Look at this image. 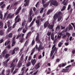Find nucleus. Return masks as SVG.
Returning <instances> with one entry per match:
<instances>
[{"instance_id":"nucleus-2","label":"nucleus","mask_w":75,"mask_h":75,"mask_svg":"<svg viewBox=\"0 0 75 75\" xmlns=\"http://www.w3.org/2000/svg\"><path fill=\"white\" fill-rule=\"evenodd\" d=\"M50 6H51L52 5H53V6H58V2L57 1H56L54 0H50L49 2H48L46 4L43 5V7H47L49 4H50Z\"/></svg>"},{"instance_id":"nucleus-61","label":"nucleus","mask_w":75,"mask_h":75,"mask_svg":"<svg viewBox=\"0 0 75 75\" xmlns=\"http://www.w3.org/2000/svg\"><path fill=\"white\" fill-rule=\"evenodd\" d=\"M44 10V8H42L41 10L40 11V13H42L43 12V10Z\"/></svg>"},{"instance_id":"nucleus-26","label":"nucleus","mask_w":75,"mask_h":75,"mask_svg":"<svg viewBox=\"0 0 75 75\" xmlns=\"http://www.w3.org/2000/svg\"><path fill=\"white\" fill-rule=\"evenodd\" d=\"M32 20L33 18H32V17L31 16H30L29 17L28 19V21L29 22V23H30V22H31V21H32Z\"/></svg>"},{"instance_id":"nucleus-50","label":"nucleus","mask_w":75,"mask_h":75,"mask_svg":"<svg viewBox=\"0 0 75 75\" xmlns=\"http://www.w3.org/2000/svg\"><path fill=\"white\" fill-rule=\"evenodd\" d=\"M67 37V35H65V34L64 33L63 34V36H62L63 38H64L65 37Z\"/></svg>"},{"instance_id":"nucleus-62","label":"nucleus","mask_w":75,"mask_h":75,"mask_svg":"<svg viewBox=\"0 0 75 75\" xmlns=\"http://www.w3.org/2000/svg\"><path fill=\"white\" fill-rule=\"evenodd\" d=\"M3 41H4V40L3 39H1L0 40V43H2L3 42Z\"/></svg>"},{"instance_id":"nucleus-5","label":"nucleus","mask_w":75,"mask_h":75,"mask_svg":"<svg viewBox=\"0 0 75 75\" xmlns=\"http://www.w3.org/2000/svg\"><path fill=\"white\" fill-rule=\"evenodd\" d=\"M57 50H58V48L56 47H55L54 48V50H52L50 53V57H52V56L55 51H56L55 52L54 54H57Z\"/></svg>"},{"instance_id":"nucleus-48","label":"nucleus","mask_w":75,"mask_h":75,"mask_svg":"<svg viewBox=\"0 0 75 75\" xmlns=\"http://www.w3.org/2000/svg\"><path fill=\"white\" fill-rule=\"evenodd\" d=\"M11 28L10 27L9 28H8V29L7 30V31L8 32H10V31H11Z\"/></svg>"},{"instance_id":"nucleus-45","label":"nucleus","mask_w":75,"mask_h":75,"mask_svg":"<svg viewBox=\"0 0 75 75\" xmlns=\"http://www.w3.org/2000/svg\"><path fill=\"white\" fill-rule=\"evenodd\" d=\"M61 18H62L61 16H60L58 18V21H60L61 20Z\"/></svg>"},{"instance_id":"nucleus-15","label":"nucleus","mask_w":75,"mask_h":75,"mask_svg":"<svg viewBox=\"0 0 75 75\" xmlns=\"http://www.w3.org/2000/svg\"><path fill=\"white\" fill-rule=\"evenodd\" d=\"M21 10V6H20V7L17 9L15 13L16 15H17L18 13L20 12V10Z\"/></svg>"},{"instance_id":"nucleus-39","label":"nucleus","mask_w":75,"mask_h":75,"mask_svg":"<svg viewBox=\"0 0 75 75\" xmlns=\"http://www.w3.org/2000/svg\"><path fill=\"white\" fill-rule=\"evenodd\" d=\"M65 8H66V6H64L63 7L62 9H61L62 11H64V10H65Z\"/></svg>"},{"instance_id":"nucleus-38","label":"nucleus","mask_w":75,"mask_h":75,"mask_svg":"<svg viewBox=\"0 0 75 75\" xmlns=\"http://www.w3.org/2000/svg\"><path fill=\"white\" fill-rule=\"evenodd\" d=\"M66 35H67L68 37H69L70 35V33L68 32H67L66 33Z\"/></svg>"},{"instance_id":"nucleus-59","label":"nucleus","mask_w":75,"mask_h":75,"mask_svg":"<svg viewBox=\"0 0 75 75\" xmlns=\"http://www.w3.org/2000/svg\"><path fill=\"white\" fill-rule=\"evenodd\" d=\"M59 61H60V59H57L56 62H59Z\"/></svg>"},{"instance_id":"nucleus-29","label":"nucleus","mask_w":75,"mask_h":75,"mask_svg":"<svg viewBox=\"0 0 75 75\" xmlns=\"http://www.w3.org/2000/svg\"><path fill=\"white\" fill-rule=\"evenodd\" d=\"M62 44H63V42H60L58 44V47H61Z\"/></svg>"},{"instance_id":"nucleus-37","label":"nucleus","mask_w":75,"mask_h":75,"mask_svg":"<svg viewBox=\"0 0 75 75\" xmlns=\"http://www.w3.org/2000/svg\"><path fill=\"white\" fill-rule=\"evenodd\" d=\"M51 36L52 40H54V35H51Z\"/></svg>"},{"instance_id":"nucleus-64","label":"nucleus","mask_w":75,"mask_h":75,"mask_svg":"<svg viewBox=\"0 0 75 75\" xmlns=\"http://www.w3.org/2000/svg\"><path fill=\"white\" fill-rule=\"evenodd\" d=\"M45 0H42V4H44V3H45Z\"/></svg>"},{"instance_id":"nucleus-36","label":"nucleus","mask_w":75,"mask_h":75,"mask_svg":"<svg viewBox=\"0 0 75 75\" xmlns=\"http://www.w3.org/2000/svg\"><path fill=\"white\" fill-rule=\"evenodd\" d=\"M40 6V2H38L37 4H36L35 6L36 7H39Z\"/></svg>"},{"instance_id":"nucleus-60","label":"nucleus","mask_w":75,"mask_h":75,"mask_svg":"<svg viewBox=\"0 0 75 75\" xmlns=\"http://www.w3.org/2000/svg\"><path fill=\"white\" fill-rule=\"evenodd\" d=\"M28 58V56H26L25 57V62H26V61L27 60V59Z\"/></svg>"},{"instance_id":"nucleus-23","label":"nucleus","mask_w":75,"mask_h":75,"mask_svg":"<svg viewBox=\"0 0 75 75\" xmlns=\"http://www.w3.org/2000/svg\"><path fill=\"white\" fill-rule=\"evenodd\" d=\"M31 34V32H29L27 34L26 36V38H28V36H30V35Z\"/></svg>"},{"instance_id":"nucleus-30","label":"nucleus","mask_w":75,"mask_h":75,"mask_svg":"<svg viewBox=\"0 0 75 75\" xmlns=\"http://www.w3.org/2000/svg\"><path fill=\"white\" fill-rule=\"evenodd\" d=\"M9 57H10V54H6L5 55V58L7 59V58H8Z\"/></svg>"},{"instance_id":"nucleus-57","label":"nucleus","mask_w":75,"mask_h":75,"mask_svg":"<svg viewBox=\"0 0 75 75\" xmlns=\"http://www.w3.org/2000/svg\"><path fill=\"white\" fill-rule=\"evenodd\" d=\"M3 31H0V35H3Z\"/></svg>"},{"instance_id":"nucleus-42","label":"nucleus","mask_w":75,"mask_h":75,"mask_svg":"<svg viewBox=\"0 0 75 75\" xmlns=\"http://www.w3.org/2000/svg\"><path fill=\"white\" fill-rule=\"evenodd\" d=\"M35 44V40H34L33 39L32 42V45H33L34 44Z\"/></svg>"},{"instance_id":"nucleus-33","label":"nucleus","mask_w":75,"mask_h":75,"mask_svg":"<svg viewBox=\"0 0 75 75\" xmlns=\"http://www.w3.org/2000/svg\"><path fill=\"white\" fill-rule=\"evenodd\" d=\"M28 41L27 40L25 43L24 46L25 47H27L28 45Z\"/></svg>"},{"instance_id":"nucleus-35","label":"nucleus","mask_w":75,"mask_h":75,"mask_svg":"<svg viewBox=\"0 0 75 75\" xmlns=\"http://www.w3.org/2000/svg\"><path fill=\"white\" fill-rule=\"evenodd\" d=\"M69 30H70L72 29V26L71 25H69Z\"/></svg>"},{"instance_id":"nucleus-18","label":"nucleus","mask_w":75,"mask_h":75,"mask_svg":"<svg viewBox=\"0 0 75 75\" xmlns=\"http://www.w3.org/2000/svg\"><path fill=\"white\" fill-rule=\"evenodd\" d=\"M36 62H37V61L35 59H32L31 61V62L33 65H34L36 63Z\"/></svg>"},{"instance_id":"nucleus-44","label":"nucleus","mask_w":75,"mask_h":75,"mask_svg":"<svg viewBox=\"0 0 75 75\" xmlns=\"http://www.w3.org/2000/svg\"><path fill=\"white\" fill-rule=\"evenodd\" d=\"M4 72H5V70L4 69L2 71V75H5V74H4Z\"/></svg>"},{"instance_id":"nucleus-16","label":"nucleus","mask_w":75,"mask_h":75,"mask_svg":"<svg viewBox=\"0 0 75 75\" xmlns=\"http://www.w3.org/2000/svg\"><path fill=\"white\" fill-rule=\"evenodd\" d=\"M15 38H16V37H14L13 38L12 40V43L11 45L12 47H14V45H15V44H16V41H15Z\"/></svg>"},{"instance_id":"nucleus-6","label":"nucleus","mask_w":75,"mask_h":75,"mask_svg":"<svg viewBox=\"0 0 75 75\" xmlns=\"http://www.w3.org/2000/svg\"><path fill=\"white\" fill-rule=\"evenodd\" d=\"M44 48V47L42 45V43H40L38 47V51L39 52H40V50H43Z\"/></svg>"},{"instance_id":"nucleus-51","label":"nucleus","mask_w":75,"mask_h":75,"mask_svg":"<svg viewBox=\"0 0 75 75\" xmlns=\"http://www.w3.org/2000/svg\"><path fill=\"white\" fill-rule=\"evenodd\" d=\"M14 6H17V5L18 4V2H15L14 3Z\"/></svg>"},{"instance_id":"nucleus-4","label":"nucleus","mask_w":75,"mask_h":75,"mask_svg":"<svg viewBox=\"0 0 75 75\" xmlns=\"http://www.w3.org/2000/svg\"><path fill=\"white\" fill-rule=\"evenodd\" d=\"M57 50H58V48L56 47H55L54 48V50H52L50 53V57H52V56L55 51H56L55 52L54 54H57Z\"/></svg>"},{"instance_id":"nucleus-7","label":"nucleus","mask_w":75,"mask_h":75,"mask_svg":"<svg viewBox=\"0 0 75 75\" xmlns=\"http://www.w3.org/2000/svg\"><path fill=\"white\" fill-rule=\"evenodd\" d=\"M71 66V65H69L65 68V69H63L62 70V72H68V71H69V67H70Z\"/></svg>"},{"instance_id":"nucleus-13","label":"nucleus","mask_w":75,"mask_h":75,"mask_svg":"<svg viewBox=\"0 0 75 75\" xmlns=\"http://www.w3.org/2000/svg\"><path fill=\"white\" fill-rule=\"evenodd\" d=\"M24 2H25V3L24 4L25 7H26V6H28L29 2H30L29 0H25Z\"/></svg>"},{"instance_id":"nucleus-52","label":"nucleus","mask_w":75,"mask_h":75,"mask_svg":"<svg viewBox=\"0 0 75 75\" xmlns=\"http://www.w3.org/2000/svg\"><path fill=\"white\" fill-rule=\"evenodd\" d=\"M6 47L8 49H10V48H11V46H10V45H9L8 46H7Z\"/></svg>"},{"instance_id":"nucleus-58","label":"nucleus","mask_w":75,"mask_h":75,"mask_svg":"<svg viewBox=\"0 0 75 75\" xmlns=\"http://www.w3.org/2000/svg\"><path fill=\"white\" fill-rule=\"evenodd\" d=\"M5 6V4H3L1 6V8H3Z\"/></svg>"},{"instance_id":"nucleus-20","label":"nucleus","mask_w":75,"mask_h":75,"mask_svg":"<svg viewBox=\"0 0 75 75\" xmlns=\"http://www.w3.org/2000/svg\"><path fill=\"white\" fill-rule=\"evenodd\" d=\"M25 41V38H21L20 39V42L21 43H23V42Z\"/></svg>"},{"instance_id":"nucleus-14","label":"nucleus","mask_w":75,"mask_h":75,"mask_svg":"<svg viewBox=\"0 0 75 75\" xmlns=\"http://www.w3.org/2000/svg\"><path fill=\"white\" fill-rule=\"evenodd\" d=\"M36 19V17L35 18L33 19V21L31 22V23L29 26V27H32L33 25V24H34V21H35Z\"/></svg>"},{"instance_id":"nucleus-22","label":"nucleus","mask_w":75,"mask_h":75,"mask_svg":"<svg viewBox=\"0 0 75 75\" xmlns=\"http://www.w3.org/2000/svg\"><path fill=\"white\" fill-rule=\"evenodd\" d=\"M8 38H12L13 37V33H10L8 35Z\"/></svg>"},{"instance_id":"nucleus-31","label":"nucleus","mask_w":75,"mask_h":75,"mask_svg":"<svg viewBox=\"0 0 75 75\" xmlns=\"http://www.w3.org/2000/svg\"><path fill=\"white\" fill-rule=\"evenodd\" d=\"M18 59L17 58L16 59H15L13 60V61L12 63H13V62H15V61H16V62H18Z\"/></svg>"},{"instance_id":"nucleus-49","label":"nucleus","mask_w":75,"mask_h":75,"mask_svg":"<svg viewBox=\"0 0 75 75\" xmlns=\"http://www.w3.org/2000/svg\"><path fill=\"white\" fill-rule=\"evenodd\" d=\"M21 34L18 35V36L16 38V39H18V38H20V37H21Z\"/></svg>"},{"instance_id":"nucleus-47","label":"nucleus","mask_w":75,"mask_h":75,"mask_svg":"<svg viewBox=\"0 0 75 75\" xmlns=\"http://www.w3.org/2000/svg\"><path fill=\"white\" fill-rule=\"evenodd\" d=\"M31 56H30L28 57V61H30V60H31Z\"/></svg>"},{"instance_id":"nucleus-32","label":"nucleus","mask_w":75,"mask_h":75,"mask_svg":"<svg viewBox=\"0 0 75 75\" xmlns=\"http://www.w3.org/2000/svg\"><path fill=\"white\" fill-rule=\"evenodd\" d=\"M34 51H35V48H34L31 51V52L30 54V55H33V54H34Z\"/></svg>"},{"instance_id":"nucleus-8","label":"nucleus","mask_w":75,"mask_h":75,"mask_svg":"<svg viewBox=\"0 0 75 75\" xmlns=\"http://www.w3.org/2000/svg\"><path fill=\"white\" fill-rule=\"evenodd\" d=\"M19 17H20V16L17 15L15 18V23H17L19 22L20 20H21V19L19 18Z\"/></svg>"},{"instance_id":"nucleus-56","label":"nucleus","mask_w":75,"mask_h":75,"mask_svg":"<svg viewBox=\"0 0 75 75\" xmlns=\"http://www.w3.org/2000/svg\"><path fill=\"white\" fill-rule=\"evenodd\" d=\"M55 46H56V45L55 44L54 45L52 48V50H54V48L55 47Z\"/></svg>"},{"instance_id":"nucleus-43","label":"nucleus","mask_w":75,"mask_h":75,"mask_svg":"<svg viewBox=\"0 0 75 75\" xmlns=\"http://www.w3.org/2000/svg\"><path fill=\"white\" fill-rule=\"evenodd\" d=\"M66 65H67V63H63L62 64V67H65Z\"/></svg>"},{"instance_id":"nucleus-28","label":"nucleus","mask_w":75,"mask_h":75,"mask_svg":"<svg viewBox=\"0 0 75 75\" xmlns=\"http://www.w3.org/2000/svg\"><path fill=\"white\" fill-rule=\"evenodd\" d=\"M36 23H37V26H39L40 24V20H38L36 21Z\"/></svg>"},{"instance_id":"nucleus-9","label":"nucleus","mask_w":75,"mask_h":75,"mask_svg":"<svg viewBox=\"0 0 75 75\" xmlns=\"http://www.w3.org/2000/svg\"><path fill=\"white\" fill-rule=\"evenodd\" d=\"M11 67H12V68L11 69V73H13L15 68V65L13 63H12L10 65V68H11Z\"/></svg>"},{"instance_id":"nucleus-54","label":"nucleus","mask_w":75,"mask_h":75,"mask_svg":"<svg viewBox=\"0 0 75 75\" xmlns=\"http://www.w3.org/2000/svg\"><path fill=\"white\" fill-rule=\"evenodd\" d=\"M27 31V30H25V29H23V33H25Z\"/></svg>"},{"instance_id":"nucleus-11","label":"nucleus","mask_w":75,"mask_h":75,"mask_svg":"<svg viewBox=\"0 0 75 75\" xmlns=\"http://www.w3.org/2000/svg\"><path fill=\"white\" fill-rule=\"evenodd\" d=\"M29 15L30 16H31V17H33L35 16V13L33 14V11L32 9H30L29 11Z\"/></svg>"},{"instance_id":"nucleus-1","label":"nucleus","mask_w":75,"mask_h":75,"mask_svg":"<svg viewBox=\"0 0 75 75\" xmlns=\"http://www.w3.org/2000/svg\"><path fill=\"white\" fill-rule=\"evenodd\" d=\"M62 14V13L61 12H59L58 13L55 14L53 16V20L52 21V24L51 25L50 24H49L48 22L47 21L45 22L44 24V27L45 28H47V26H48V28L50 30L51 29H52L53 27H54V23H55V20L57 19V18L58 17V16H61Z\"/></svg>"},{"instance_id":"nucleus-3","label":"nucleus","mask_w":75,"mask_h":75,"mask_svg":"<svg viewBox=\"0 0 75 75\" xmlns=\"http://www.w3.org/2000/svg\"><path fill=\"white\" fill-rule=\"evenodd\" d=\"M23 60H24V55L22 54L21 57V59L20 62L18 64L17 67L18 68H20L21 67V65H22V61H23Z\"/></svg>"},{"instance_id":"nucleus-53","label":"nucleus","mask_w":75,"mask_h":75,"mask_svg":"<svg viewBox=\"0 0 75 75\" xmlns=\"http://www.w3.org/2000/svg\"><path fill=\"white\" fill-rule=\"evenodd\" d=\"M0 18H1V19H3V15H2V14L0 13Z\"/></svg>"},{"instance_id":"nucleus-27","label":"nucleus","mask_w":75,"mask_h":75,"mask_svg":"<svg viewBox=\"0 0 75 75\" xmlns=\"http://www.w3.org/2000/svg\"><path fill=\"white\" fill-rule=\"evenodd\" d=\"M52 11V10L50 9L48 11L47 13V15H48L50 13H51Z\"/></svg>"},{"instance_id":"nucleus-34","label":"nucleus","mask_w":75,"mask_h":75,"mask_svg":"<svg viewBox=\"0 0 75 75\" xmlns=\"http://www.w3.org/2000/svg\"><path fill=\"white\" fill-rule=\"evenodd\" d=\"M25 25V21H23L22 22V26H24Z\"/></svg>"},{"instance_id":"nucleus-25","label":"nucleus","mask_w":75,"mask_h":75,"mask_svg":"<svg viewBox=\"0 0 75 75\" xmlns=\"http://www.w3.org/2000/svg\"><path fill=\"white\" fill-rule=\"evenodd\" d=\"M8 52L7 51L6 49L4 50L3 53L2 54H3V55H5V54H7Z\"/></svg>"},{"instance_id":"nucleus-12","label":"nucleus","mask_w":75,"mask_h":75,"mask_svg":"<svg viewBox=\"0 0 75 75\" xmlns=\"http://www.w3.org/2000/svg\"><path fill=\"white\" fill-rule=\"evenodd\" d=\"M14 15L13 14H12L11 13L8 14L7 16V18H13V17H14Z\"/></svg>"},{"instance_id":"nucleus-10","label":"nucleus","mask_w":75,"mask_h":75,"mask_svg":"<svg viewBox=\"0 0 75 75\" xmlns=\"http://www.w3.org/2000/svg\"><path fill=\"white\" fill-rule=\"evenodd\" d=\"M19 50V48L18 47L15 48L13 50H12L11 52V54L12 55H13L15 53V51L16 52V51H17L18 50Z\"/></svg>"},{"instance_id":"nucleus-55","label":"nucleus","mask_w":75,"mask_h":75,"mask_svg":"<svg viewBox=\"0 0 75 75\" xmlns=\"http://www.w3.org/2000/svg\"><path fill=\"white\" fill-rule=\"evenodd\" d=\"M51 32H48L47 34V35H48V36H50V35H51Z\"/></svg>"},{"instance_id":"nucleus-17","label":"nucleus","mask_w":75,"mask_h":75,"mask_svg":"<svg viewBox=\"0 0 75 75\" xmlns=\"http://www.w3.org/2000/svg\"><path fill=\"white\" fill-rule=\"evenodd\" d=\"M9 60H10V59H8L6 61V62H3V64L4 65V66H5V67H7V62H8V61H9Z\"/></svg>"},{"instance_id":"nucleus-24","label":"nucleus","mask_w":75,"mask_h":75,"mask_svg":"<svg viewBox=\"0 0 75 75\" xmlns=\"http://www.w3.org/2000/svg\"><path fill=\"white\" fill-rule=\"evenodd\" d=\"M28 62L26 64V67H29V66H30L31 65V62H30V61H28Z\"/></svg>"},{"instance_id":"nucleus-46","label":"nucleus","mask_w":75,"mask_h":75,"mask_svg":"<svg viewBox=\"0 0 75 75\" xmlns=\"http://www.w3.org/2000/svg\"><path fill=\"white\" fill-rule=\"evenodd\" d=\"M8 24V27H10V21H8L7 22Z\"/></svg>"},{"instance_id":"nucleus-19","label":"nucleus","mask_w":75,"mask_h":75,"mask_svg":"<svg viewBox=\"0 0 75 75\" xmlns=\"http://www.w3.org/2000/svg\"><path fill=\"white\" fill-rule=\"evenodd\" d=\"M38 35L37 36L36 38V41L37 42H40V40L39 39V37H38Z\"/></svg>"},{"instance_id":"nucleus-63","label":"nucleus","mask_w":75,"mask_h":75,"mask_svg":"<svg viewBox=\"0 0 75 75\" xmlns=\"http://www.w3.org/2000/svg\"><path fill=\"white\" fill-rule=\"evenodd\" d=\"M71 8V5H69L67 9L68 10H69V9Z\"/></svg>"},{"instance_id":"nucleus-40","label":"nucleus","mask_w":75,"mask_h":75,"mask_svg":"<svg viewBox=\"0 0 75 75\" xmlns=\"http://www.w3.org/2000/svg\"><path fill=\"white\" fill-rule=\"evenodd\" d=\"M0 26H1V28H2V27L3 26V22L1 21L0 22Z\"/></svg>"},{"instance_id":"nucleus-41","label":"nucleus","mask_w":75,"mask_h":75,"mask_svg":"<svg viewBox=\"0 0 75 75\" xmlns=\"http://www.w3.org/2000/svg\"><path fill=\"white\" fill-rule=\"evenodd\" d=\"M59 30V26H58L56 27V31H58Z\"/></svg>"},{"instance_id":"nucleus-21","label":"nucleus","mask_w":75,"mask_h":75,"mask_svg":"<svg viewBox=\"0 0 75 75\" xmlns=\"http://www.w3.org/2000/svg\"><path fill=\"white\" fill-rule=\"evenodd\" d=\"M40 63H38V64H37L36 65H35V69H38L40 68Z\"/></svg>"}]
</instances>
